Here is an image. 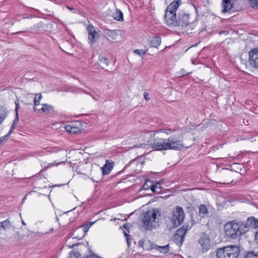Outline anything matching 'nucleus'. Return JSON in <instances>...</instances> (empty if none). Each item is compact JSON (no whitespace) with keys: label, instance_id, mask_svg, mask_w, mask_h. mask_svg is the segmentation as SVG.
<instances>
[{"label":"nucleus","instance_id":"nucleus-1","mask_svg":"<svg viewBox=\"0 0 258 258\" xmlns=\"http://www.w3.org/2000/svg\"><path fill=\"white\" fill-rule=\"evenodd\" d=\"M154 141L150 145L154 150H179L184 147L183 133L179 130L162 129L153 134Z\"/></svg>","mask_w":258,"mask_h":258},{"label":"nucleus","instance_id":"nucleus-2","mask_svg":"<svg viewBox=\"0 0 258 258\" xmlns=\"http://www.w3.org/2000/svg\"><path fill=\"white\" fill-rule=\"evenodd\" d=\"M224 229L226 235L233 239L247 232V228L246 226H243L242 222H237L235 221L226 223Z\"/></svg>","mask_w":258,"mask_h":258},{"label":"nucleus","instance_id":"nucleus-3","mask_svg":"<svg viewBox=\"0 0 258 258\" xmlns=\"http://www.w3.org/2000/svg\"><path fill=\"white\" fill-rule=\"evenodd\" d=\"M181 4L180 0H174L167 7L165 13V20L166 24L170 27L177 26L176 11Z\"/></svg>","mask_w":258,"mask_h":258},{"label":"nucleus","instance_id":"nucleus-4","mask_svg":"<svg viewBox=\"0 0 258 258\" xmlns=\"http://www.w3.org/2000/svg\"><path fill=\"white\" fill-rule=\"evenodd\" d=\"M240 254L238 246L229 245L217 250V258H237Z\"/></svg>","mask_w":258,"mask_h":258},{"label":"nucleus","instance_id":"nucleus-5","mask_svg":"<svg viewBox=\"0 0 258 258\" xmlns=\"http://www.w3.org/2000/svg\"><path fill=\"white\" fill-rule=\"evenodd\" d=\"M159 212L157 209L149 210L145 213L142 219L145 228L146 230L152 229L157 224V216ZM160 216V214H158Z\"/></svg>","mask_w":258,"mask_h":258},{"label":"nucleus","instance_id":"nucleus-6","mask_svg":"<svg viewBox=\"0 0 258 258\" xmlns=\"http://www.w3.org/2000/svg\"><path fill=\"white\" fill-rule=\"evenodd\" d=\"M184 213L183 209L177 206L174 211H173L171 221L174 227H177L183 222Z\"/></svg>","mask_w":258,"mask_h":258},{"label":"nucleus","instance_id":"nucleus-7","mask_svg":"<svg viewBox=\"0 0 258 258\" xmlns=\"http://www.w3.org/2000/svg\"><path fill=\"white\" fill-rule=\"evenodd\" d=\"M248 56L250 67L252 69H258V47L251 49L248 52Z\"/></svg>","mask_w":258,"mask_h":258},{"label":"nucleus","instance_id":"nucleus-8","mask_svg":"<svg viewBox=\"0 0 258 258\" xmlns=\"http://www.w3.org/2000/svg\"><path fill=\"white\" fill-rule=\"evenodd\" d=\"M177 26L181 28L185 27L189 24V14L181 11L178 14L177 19Z\"/></svg>","mask_w":258,"mask_h":258},{"label":"nucleus","instance_id":"nucleus-9","mask_svg":"<svg viewBox=\"0 0 258 258\" xmlns=\"http://www.w3.org/2000/svg\"><path fill=\"white\" fill-rule=\"evenodd\" d=\"M87 30L88 32L89 42L91 44V45H92L99 38V34L98 32L94 29V27L91 25L88 26Z\"/></svg>","mask_w":258,"mask_h":258},{"label":"nucleus","instance_id":"nucleus-10","mask_svg":"<svg viewBox=\"0 0 258 258\" xmlns=\"http://www.w3.org/2000/svg\"><path fill=\"white\" fill-rule=\"evenodd\" d=\"M202 247V252H204L210 248V240L206 235H203L199 241Z\"/></svg>","mask_w":258,"mask_h":258},{"label":"nucleus","instance_id":"nucleus-11","mask_svg":"<svg viewBox=\"0 0 258 258\" xmlns=\"http://www.w3.org/2000/svg\"><path fill=\"white\" fill-rule=\"evenodd\" d=\"M242 224H243V226H246L247 232L249 228H258V220L256 219L253 217H250L247 219L245 223L242 222Z\"/></svg>","mask_w":258,"mask_h":258},{"label":"nucleus","instance_id":"nucleus-12","mask_svg":"<svg viewBox=\"0 0 258 258\" xmlns=\"http://www.w3.org/2000/svg\"><path fill=\"white\" fill-rule=\"evenodd\" d=\"M236 0H222V12L225 13L229 12L233 7Z\"/></svg>","mask_w":258,"mask_h":258},{"label":"nucleus","instance_id":"nucleus-13","mask_svg":"<svg viewBox=\"0 0 258 258\" xmlns=\"http://www.w3.org/2000/svg\"><path fill=\"white\" fill-rule=\"evenodd\" d=\"M114 162L108 160L106 161L105 165L100 169L102 170V175H105L109 174L113 169Z\"/></svg>","mask_w":258,"mask_h":258},{"label":"nucleus","instance_id":"nucleus-14","mask_svg":"<svg viewBox=\"0 0 258 258\" xmlns=\"http://www.w3.org/2000/svg\"><path fill=\"white\" fill-rule=\"evenodd\" d=\"M189 229L190 227H188V225H183L181 227L179 228L176 230L175 234H177L178 236L184 238L186 232Z\"/></svg>","mask_w":258,"mask_h":258},{"label":"nucleus","instance_id":"nucleus-15","mask_svg":"<svg viewBox=\"0 0 258 258\" xmlns=\"http://www.w3.org/2000/svg\"><path fill=\"white\" fill-rule=\"evenodd\" d=\"M42 108L38 109L39 113H42L44 112L50 113L53 111V107L50 105L48 104H42Z\"/></svg>","mask_w":258,"mask_h":258},{"label":"nucleus","instance_id":"nucleus-16","mask_svg":"<svg viewBox=\"0 0 258 258\" xmlns=\"http://www.w3.org/2000/svg\"><path fill=\"white\" fill-rule=\"evenodd\" d=\"M161 44V39L158 37H154L151 40L150 44L151 47L157 48Z\"/></svg>","mask_w":258,"mask_h":258},{"label":"nucleus","instance_id":"nucleus-17","mask_svg":"<svg viewBox=\"0 0 258 258\" xmlns=\"http://www.w3.org/2000/svg\"><path fill=\"white\" fill-rule=\"evenodd\" d=\"M7 116V110L5 107H0V124L4 120Z\"/></svg>","mask_w":258,"mask_h":258},{"label":"nucleus","instance_id":"nucleus-18","mask_svg":"<svg viewBox=\"0 0 258 258\" xmlns=\"http://www.w3.org/2000/svg\"><path fill=\"white\" fill-rule=\"evenodd\" d=\"M209 214V211L204 205H201L199 207V215L201 217H203L205 215Z\"/></svg>","mask_w":258,"mask_h":258},{"label":"nucleus","instance_id":"nucleus-19","mask_svg":"<svg viewBox=\"0 0 258 258\" xmlns=\"http://www.w3.org/2000/svg\"><path fill=\"white\" fill-rule=\"evenodd\" d=\"M113 17L114 19L117 21H122L123 20V13L121 11L118 9L117 10L115 13L113 14Z\"/></svg>","mask_w":258,"mask_h":258},{"label":"nucleus","instance_id":"nucleus-20","mask_svg":"<svg viewBox=\"0 0 258 258\" xmlns=\"http://www.w3.org/2000/svg\"><path fill=\"white\" fill-rule=\"evenodd\" d=\"M99 60L100 63V64L103 69L105 67H107L109 64V60L108 59L104 56H101L99 57Z\"/></svg>","mask_w":258,"mask_h":258},{"label":"nucleus","instance_id":"nucleus-21","mask_svg":"<svg viewBox=\"0 0 258 258\" xmlns=\"http://www.w3.org/2000/svg\"><path fill=\"white\" fill-rule=\"evenodd\" d=\"M0 227L5 230L10 229L11 227V224L9 220L7 219L0 223Z\"/></svg>","mask_w":258,"mask_h":258},{"label":"nucleus","instance_id":"nucleus-22","mask_svg":"<svg viewBox=\"0 0 258 258\" xmlns=\"http://www.w3.org/2000/svg\"><path fill=\"white\" fill-rule=\"evenodd\" d=\"M184 238L175 234L173 237V240L177 245H182Z\"/></svg>","mask_w":258,"mask_h":258},{"label":"nucleus","instance_id":"nucleus-23","mask_svg":"<svg viewBox=\"0 0 258 258\" xmlns=\"http://www.w3.org/2000/svg\"><path fill=\"white\" fill-rule=\"evenodd\" d=\"M160 184L158 182H157L155 184H153L152 183L150 185L151 189L153 191V192H160L161 189L160 188Z\"/></svg>","mask_w":258,"mask_h":258},{"label":"nucleus","instance_id":"nucleus-24","mask_svg":"<svg viewBox=\"0 0 258 258\" xmlns=\"http://www.w3.org/2000/svg\"><path fill=\"white\" fill-rule=\"evenodd\" d=\"M244 258H258V251H249L245 254Z\"/></svg>","mask_w":258,"mask_h":258},{"label":"nucleus","instance_id":"nucleus-25","mask_svg":"<svg viewBox=\"0 0 258 258\" xmlns=\"http://www.w3.org/2000/svg\"><path fill=\"white\" fill-rule=\"evenodd\" d=\"M42 99V95L40 93L36 94L34 98V104L35 106H37L40 104V101Z\"/></svg>","mask_w":258,"mask_h":258},{"label":"nucleus","instance_id":"nucleus-26","mask_svg":"<svg viewBox=\"0 0 258 258\" xmlns=\"http://www.w3.org/2000/svg\"><path fill=\"white\" fill-rule=\"evenodd\" d=\"M158 249L163 253H166L169 251V244L163 246H158Z\"/></svg>","mask_w":258,"mask_h":258},{"label":"nucleus","instance_id":"nucleus-27","mask_svg":"<svg viewBox=\"0 0 258 258\" xmlns=\"http://www.w3.org/2000/svg\"><path fill=\"white\" fill-rule=\"evenodd\" d=\"M250 5L253 9H258V0H247Z\"/></svg>","mask_w":258,"mask_h":258},{"label":"nucleus","instance_id":"nucleus-28","mask_svg":"<svg viewBox=\"0 0 258 258\" xmlns=\"http://www.w3.org/2000/svg\"><path fill=\"white\" fill-rule=\"evenodd\" d=\"M81 254L78 251H71L70 253L69 258H80Z\"/></svg>","mask_w":258,"mask_h":258},{"label":"nucleus","instance_id":"nucleus-29","mask_svg":"<svg viewBox=\"0 0 258 258\" xmlns=\"http://www.w3.org/2000/svg\"><path fill=\"white\" fill-rule=\"evenodd\" d=\"M147 50L143 49H135L134 53L139 55L140 56H143L146 53Z\"/></svg>","mask_w":258,"mask_h":258},{"label":"nucleus","instance_id":"nucleus-30","mask_svg":"<svg viewBox=\"0 0 258 258\" xmlns=\"http://www.w3.org/2000/svg\"><path fill=\"white\" fill-rule=\"evenodd\" d=\"M71 133L73 134H78L81 132V129L79 127L74 125Z\"/></svg>","mask_w":258,"mask_h":258},{"label":"nucleus","instance_id":"nucleus-31","mask_svg":"<svg viewBox=\"0 0 258 258\" xmlns=\"http://www.w3.org/2000/svg\"><path fill=\"white\" fill-rule=\"evenodd\" d=\"M74 126V125L73 124H68L65 126L64 128L68 132L71 133L72 130L73 129V127Z\"/></svg>","mask_w":258,"mask_h":258},{"label":"nucleus","instance_id":"nucleus-32","mask_svg":"<svg viewBox=\"0 0 258 258\" xmlns=\"http://www.w3.org/2000/svg\"><path fill=\"white\" fill-rule=\"evenodd\" d=\"M186 207H187L188 212L192 211L194 209V208L193 207L192 205L190 203H188L187 204Z\"/></svg>","mask_w":258,"mask_h":258},{"label":"nucleus","instance_id":"nucleus-33","mask_svg":"<svg viewBox=\"0 0 258 258\" xmlns=\"http://www.w3.org/2000/svg\"><path fill=\"white\" fill-rule=\"evenodd\" d=\"M82 228H83V230L84 231V234H85L90 227L88 226V224H86L82 226Z\"/></svg>","mask_w":258,"mask_h":258},{"label":"nucleus","instance_id":"nucleus-34","mask_svg":"<svg viewBox=\"0 0 258 258\" xmlns=\"http://www.w3.org/2000/svg\"><path fill=\"white\" fill-rule=\"evenodd\" d=\"M64 162H65V161L59 162L58 163H56L55 162L52 163H49L46 167H45V168L47 169V168L50 167V166H52L54 165L55 164L56 165H58L60 164V163H63Z\"/></svg>","mask_w":258,"mask_h":258},{"label":"nucleus","instance_id":"nucleus-35","mask_svg":"<svg viewBox=\"0 0 258 258\" xmlns=\"http://www.w3.org/2000/svg\"><path fill=\"white\" fill-rule=\"evenodd\" d=\"M15 127V124H12V125H11V128H10V130L9 131V133L6 135L7 136V138L8 137V136L11 133H12V132L13 131V130H14Z\"/></svg>","mask_w":258,"mask_h":258},{"label":"nucleus","instance_id":"nucleus-36","mask_svg":"<svg viewBox=\"0 0 258 258\" xmlns=\"http://www.w3.org/2000/svg\"><path fill=\"white\" fill-rule=\"evenodd\" d=\"M19 121V117H18V114H16V117L15 119L13 121V124H16Z\"/></svg>","mask_w":258,"mask_h":258},{"label":"nucleus","instance_id":"nucleus-37","mask_svg":"<svg viewBox=\"0 0 258 258\" xmlns=\"http://www.w3.org/2000/svg\"><path fill=\"white\" fill-rule=\"evenodd\" d=\"M150 186H149V185H148L147 183V182H146V183H145L143 185L142 187H143V189L147 190V189H149V187H150Z\"/></svg>","mask_w":258,"mask_h":258},{"label":"nucleus","instance_id":"nucleus-38","mask_svg":"<svg viewBox=\"0 0 258 258\" xmlns=\"http://www.w3.org/2000/svg\"><path fill=\"white\" fill-rule=\"evenodd\" d=\"M144 98L147 101V100H149L150 99L149 97V94L147 92H144Z\"/></svg>","mask_w":258,"mask_h":258},{"label":"nucleus","instance_id":"nucleus-39","mask_svg":"<svg viewBox=\"0 0 258 258\" xmlns=\"http://www.w3.org/2000/svg\"><path fill=\"white\" fill-rule=\"evenodd\" d=\"M7 138V136L0 138V145H2Z\"/></svg>","mask_w":258,"mask_h":258},{"label":"nucleus","instance_id":"nucleus-40","mask_svg":"<svg viewBox=\"0 0 258 258\" xmlns=\"http://www.w3.org/2000/svg\"><path fill=\"white\" fill-rule=\"evenodd\" d=\"M255 241L257 244H258V231L255 232Z\"/></svg>","mask_w":258,"mask_h":258},{"label":"nucleus","instance_id":"nucleus-41","mask_svg":"<svg viewBox=\"0 0 258 258\" xmlns=\"http://www.w3.org/2000/svg\"><path fill=\"white\" fill-rule=\"evenodd\" d=\"M15 104H16L15 112H16V114H18L19 104L18 103H16V102H15Z\"/></svg>","mask_w":258,"mask_h":258},{"label":"nucleus","instance_id":"nucleus-42","mask_svg":"<svg viewBox=\"0 0 258 258\" xmlns=\"http://www.w3.org/2000/svg\"><path fill=\"white\" fill-rule=\"evenodd\" d=\"M124 236L126 237V240H127V244L129 245L130 244V243H129V239H128V236H130L129 235H128L125 232H124Z\"/></svg>","mask_w":258,"mask_h":258},{"label":"nucleus","instance_id":"nucleus-43","mask_svg":"<svg viewBox=\"0 0 258 258\" xmlns=\"http://www.w3.org/2000/svg\"><path fill=\"white\" fill-rule=\"evenodd\" d=\"M219 34L220 35H222V34H228V32L225 31V30H223V31H221L219 32Z\"/></svg>","mask_w":258,"mask_h":258},{"label":"nucleus","instance_id":"nucleus-44","mask_svg":"<svg viewBox=\"0 0 258 258\" xmlns=\"http://www.w3.org/2000/svg\"><path fill=\"white\" fill-rule=\"evenodd\" d=\"M143 244H144V241L140 240L139 242V245H141L142 246V247L144 249Z\"/></svg>","mask_w":258,"mask_h":258},{"label":"nucleus","instance_id":"nucleus-45","mask_svg":"<svg viewBox=\"0 0 258 258\" xmlns=\"http://www.w3.org/2000/svg\"><path fill=\"white\" fill-rule=\"evenodd\" d=\"M91 172H92V173H91V174L93 173H94V172H98L99 174H100V170H99V169H97V171H95V170H91Z\"/></svg>","mask_w":258,"mask_h":258},{"label":"nucleus","instance_id":"nucleus-46","mask_svg":"<svg viewBox=\"0 0 258 258\" xmlns=\"http://www.w3.org/2000/svg\"><path fill=\"white\" fill-rule=\"evenodd\" d=\"M123 228H124L125 229H127V224H124V225H123Z\"/></svg>","mask_w":258,"mask_h":258},{"label":"nucleus","instance_id":"nucleus-47","mask_svg":"<svg viewBox=\"0 0 258 258\" xmlns=\"http://www.w3.org/2000/svg\"><path fill=\"white\" fill-rule=\"evenodd\" d=\"M93 223H94V222H89V223L88 224V226H89V227H90L93 225Z\"/></svg>","mask_w":258,"mask_h":258},{"label":"nucleus","instance_id":"nucleus-48","mask_svg":"<svg viewBox=\"0 0 258 258\" xmlns=\"http://www.w3.org/2000/svg\"><path fill=\"white\" fill-rule=\"evenodd\" d=\"M67 8L69 9V10H74V9L73 8H72V7H70L69 6H67Z\"/></svg>","mask_w":258,"mask_h":258},{"label":"nucleus","instance_id":"nucleus-49","mask_svg":"<svg viewBox=\"0 0 258 258\" xmlns=\"http://www.w3.org/2000/svg\"><path fill=\"white\" fill-rule=\"evenodd\" d=\"M38 109H37V108L36 107V106H34V108H33V110H34V111H36L37 110L38 111Z\"/></svg>","mask_w":258,"mask_h":258},{"label":"nucleus","instance_id":"nucleus-50","mask_svg":"<svg viewBox=\"0 0 258 258\" xmlns=\"http://www.w3.org/2000/svg\"><path fill=\"white\" fill-rule=\"evenodd\" d=\"M92 180H93L94 182H98L97 180H95L94 179H93L92 178H91Z\"/></svg>","mask_w":258,"mask_h":258},{"label":"nucleus","instance_id":"nucleus-51","mask_svg":"<svg viewBox=\"0 0 258 258\" xmlns=\"http://www.w3.org/2000/svg\"><path fill=\"white\" fill-rule=\"evenodd\" d=\"M26 196H25V197L24 198L23 200H26Z\"/></svg>","mask_w":258,"mask_h":258},{"label":"nucleus","instance_id":"nucleus-52","mask_svg":"<svg viewBox=\"0 0 258 258\" xmlns=\"http://www.w3.org/2000/svg\"><path fill=\"white\" fill-rule=\"evenodd\" d=\"M22 223H23V224H24V225H25V222H24L23 221H22Z\"/></svg>","mask_w":258,"mask_h":258}]
</instances>
